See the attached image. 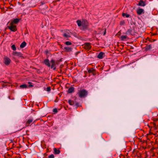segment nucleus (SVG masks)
<instances>
[{"instance_id": "1", "label": "nucleus", "mask_w": 158, "mask_h": 158, "mask_svg": "<svg viewBox=\"0 0 158 158\" xmlns=\"http://www.w3.org/2000/svg\"><path fill=\"white\" fill-rule=\"evenodd\" d=\"M44 63L48 67H51V68L55 70L56 69V62L53 59H52L49 61L48 59H45L44 60Z\"/></svg>"}, {"instance_id": "2", "label": "nucleus", "mask_w": 158, "mask_h": 158, "mask_svg": "<svg viewBox=\"0 0 158 158\" xmlns=\"http://www.w3.org/2000/svg\"><path fill=\"white\" fill-rule=\"evenodd\" d=\"M77 23L78 26L80 27L82 30H85L86 29L88 26V23L86 20H83L81 22L80 20H78L77 21Z\"/></svg>"}, {"instance_id": "3", "label": "nucleus", "mask_w": 158, "mask_h": 158, "mask_svg": "<svg viewBox=\"0 0 158 158\" xmlns=\"http://www.w3.org/2000/svg\"><path fill=\"white\" fill-rule=\"evenodd\" d=\"M79 96L81 98H84L87 95V92L84 89L80 90L77 93Z\"/></svg>"}, {"instance_id": "4", "label": "nucleus", "mask_w": 158, "mask_h": 158, "mask_svg": "<svg viewBox=\"0 0 158 158\" xmlns=\"http://www.w3.org/2000/svg\"><path fill=\"white\" fill-rule=\"evenodd\" d=\"M97 73L95 67L91 68L89 67V73H91L93 75L95 76Z\"/></svg>"}, {"instance_id": "5", "label": "nucleus", "mask_w": 158, "mask_h": 158, "mask_svg": "<svg viewBox=\"0 0 158 158\" xmlns=\"http://www.w3.org/2000/svg\"><path fill=\"white\" fill-rule=\"evenodd\" d=\"M11 62L10 59L7 57H5L4 59V62L5 64L8 65Z\"/></svg>"}, {"instance_id": "6", "label": "nucleus", "mask_w": 158, "mask_h": 158, "mask_svg": "<svg viewBox=\"0 0 158 158\" xmlns=\"http://www.w3.org/2000/svg\"><path fill=\"white\" fill-rule=\"evenodd\" d=\"M8 28L10 30L13 31H15L17 30L16 26L13 25L12 23H11L10 25L8 27Z\"/></svg>"}, {"instance_id": "7", "label": "nucleus", "mask_w": 158, "mask_h": 158, "mask_svg": "<svg viewBox=\"0 0 158 158\" xmlns=\"http://www.w3.org/2000/svg\"><path fill=\"white\" fill-rule=\"evenodd\" d=\"M137 5L139 6H144L146 5V3L143 0H140L139 3L137 4Z\"/></svg>"}, {"instance_id": "8", "label": "nucleus", "mask_w": 158, "mask_h": 158, "mask_svg": "<svg viewBox=\"0 0 158 158\" xmlns=\"http://www.w3.org/2000/svg\"><path fill=\"white\" fill-rule=\"evenodd\" d=\"M144 13L143 9L142 8L138 9L137 10V13L138 15H140L142 13L144 14Z\"/></svg>"}, {"instance_id": "9", "label": "nucleus", "mask_w": 158, "mask_h": 158, "mask_svg": "<svg viewBox=\"0 0 158 158\" xmlns=\"http://www.w3.org/2000/svg\"><path fill=\"white\" fill-rule=\"evenodd\" d=\"M33 120V119L32 118H30L27 120L26 123V125L27 126H29V124L31 123Z\"/></svg>"}, {"instance_id": "10", "label": "nucleus", "mask_w": 158, "mask_h": 158, "mask_svg": "<svg viewBox=\"0 0 158 158\" xmlns=\"http://www.w3.org/2000/svg\"><path fill=\"white\" fill-rule=\"evenodd\" d=\"M12 53L13 55L18 56H21L22 54L21 53L16 52H13Z\"/></svg>"}, {"instance_id": "11", "label": "nucleus", "mask_w": 158, "mask_h": 158, "mask_svg": "<svg viewBox=\"0 0 158 158\" xmlns=\"http://www.w3.org/2000/svg\"><path fill=\"white\" fill-rule=\"evenodd\" d=\"M153 126L156 129H158V121L154 122L153 124Z\"/></svg>"}, {"instance_id": "12", "label": "nucleus", "mask_w": 158, "mask_h": 158, "mask_svg": "<svg viewBox=\"0 0 158 158\" xmlns=\"http://www.w3.org/2000/svg\"><path fill=\"white\" fill-rule=\"evenodd\" d=\"M104 53L102 52H101L98 55L97 57L99 59H101L103 58V55Z\"/></svg>"}, {"instance_id": "13", "label": "nucleus", "mask_w": 158, "mask_h": 158, "mask_svg": "<svg viewBox=\"0 0 158 158\" xmlns=\"http://www.w3.org/2000/svg\"><path fill=\"white\" fill-rule=\"evenodd\" d=\"M74 90V88L73 87H71L69 88L68 90V93H71L73 92Z\"/></svg>"}, {"instance_id": "14", "label": "nucleus", "mask_w": 158, "mask_h": 158, "mask_svg": "<svg viewBox=\"0 0 158 158\" xmlns=\"http://www.w3.org/2000/svg\"><path fill=\"white\" fill-rule=\"evenodd\" d=\"M26 43L25 42H23L20 45V47L23 48H24L26 45Z\"/></svg>"}, {"instance_id": "15", "label": "nucleus", "mask_w": 158, "mask_h": 158, "mask_svg": "<svg viewBox=\"0 0 158 158\" xmlns=\"http://www.w3.org/2000/svg\"><path fill=\"white\" fill-rule=\"evenodd\" d=\"M65 50L67 52H70L71 51L72 48L69 47H64Z\"/></svg>"}, {"instance_id": "16", "label": "nucleus", "mask_w": 158, "mask_h": 158, "mask_svg": "<svg viewBox=\"0 0 158 158\" xmlns=\"http://www.w3.org/2000/svg\"><path fill=\"white\" fill-rule=\"evenodd\" d=\"M152 45H147L145 47V49L146 50H150L152 49Z\"/></svg>"}, {"instance_id": "17", "label": "nucleus", "mask_w": 158, "mask_h": 158, "mask_svg": "<svg viewBox=\"0 0 158 158\" xmlns=\"http://www.w3.org/2000/svg\"><path fill=\"white\" fill-rule=\"evenodd\" d=\"M54 153L56 154H59L60 152V151L58 149H57L56 148H54Z\"/></svg>"}, {"instance_id": "18", "label": "nucleus", "mask_w": 158, "mask_h": 158, "mask_svg": "<svg viewBox=\"0 0 158 158\" xmlns=\"http://www.w3.org/2000/svg\"><path fill=\"white\" fill-rule=\"evenodd\" d=\"M127 35H122L121 36V39L122 40H124L126 39L127 38Z\"/></svg>"}, {"instance_id": "19", "label": "nucleus", "mask_w": 158, "mask_h": 158, "mask_svg": "<svg viewBox=\"0 0 158 158\" xmlns=\"http://www.w3.org/2000/svg\"><path fill=\"white\" fill-rule=\"evenodd\" d=\"M132 32V30L131 29H129L126 32V34H131Z\"/></svg>"}, {"instance_id": "20", "label": "nucleus", "mask_w": 158, "mask_h": 158, "mask_svg": "<svg viewBox=\"0 0 158 158\" xmlns=\"http://www.w3.org/2000/svg\"><path fill=\"white\" fill-rule=\"evenodd\" d=\"M19 21V19H15L11 23H17Z\"/></svg>"}, {"instance_id": "21", "label": "nucleus", "mask_w": 158, "mask_h": 158, "mask_svg": "<svg viewBox=\"0 0 158 158\" xmlns=\"http://www.w3.org/2000/svg\"><path fill=\"white\" fill-rule=\"evenodd\" d=\"M20 87L22 89L26 88H27V85L26 84H23L20 85Z\"/></svg>"}, {"instance_id": "22", "label": "nucleus", "mask_w": 158, "mask_h": 158, "mask_svg": "<svg viewBox=\"0 0 158 158\" xmlns=\"http://www.w3.org/2000/svg\"><path fill=\"white\" fill-rule=\"evenodd\" d=\"M122 16L123 17L125 16L127 18H128L130 16V15L127 13H122Z\"/></svg>"}, {"instance_id": "23", "label": "nucleus", "mask_w": 158, "mask_h": 158, "mask_svg": "<svg viewBox=\"0 0 158 158\" xmlns=\"http://www.w3.org/2000/svg\"><path fill=\"white\" fill-rule=\"evenodd\" d=\"M68 102L69 104L71 105H73L74 104V102L73 101L69 100Z\"/></svg>"}, {"instance_id": "24", "label": "nucleus", "mask_w": 158, "mask_h": 158, "mask_svg": "<svg viewBox=\"0 0 158 158\" xmlns=\"http://www.w3.org/2000/svg\"><path fill=\"white\" fill-rule=\"evenodd\" d=\"M11 48L14 51H15L16 50V48L15 47V45L14 44H13L11 46Z\"/></svg>"}, {"instance_id": "25", "label": "nucleus", "mask_w": 158, "mask_h": 158, "mask_svg": "<svg viewBox=\"0 0 158 158\" xmlns=\"http://www.w3.org/2000/svg\"><path fill=\"white\" fill-rule=\"evenodd\" d=\"M65 44L67 45H69L71 44V43L69 41H66L65 42Z\"/></svg>"}, {"instance_id": "26", "label": "nucleus", "mask_w": 158, "mask_h": 158, "mask_svg": "<svg viewBox=\"0 0 158 158\" xmlns=\"http://www.w3.org/2000/svg\"><path fill=\"white\" fill-rule=\"evenodd\" d=\"M28 84H29V87H32L33 86L32 85V83L31 82H28Z\"/></svg>"}, {"instance_id": "27", "label": "nucleus", "mask_w": 158, "mask_h": 158, "mask_svg": "<svg viewBox=\"0 0 158 158\" xmlns=\"http://www.w3.org/2000/svg\"><path fill=\"white\" fill-rule=\"evenodd\" d=\"M147 39L148 40H149V41H150L151 42H154V41H155V40H153L152 39L151 40L150 39H149V38H148Z\"/></svg>"}, {"instance_id": "28", "label": "nucleus", "mask_w": 158, "mask_h": 158, "mask_svg": "<svg viewBox=\"0 0 158 158\" xmlns=\"http://www.w3.org/2000/svg\"><path fill=\"white\" fill-rule=\"evenodd\" d=\"M64 36L66 37V38H68L70 36L69 35L65 33L64 34Z\"/></svg>"}, {"instance_id": "29", "label": "nucleus", "mask_w": 158, "mask_h": 158, "mask_svg": "<svg viewBox=\"0 0 158 158\" xmlns=\"http://www.w3.org/2000/svg\"><path fill=\"white\" fill-rule=\"evenodd\" d=\"M51 90V88L50 87H48L46 89V91L49 92Z\"/></svg>"}, {"instance_id": "30", "label": "nucleus", "mask_w": 158, "mask_h": 158, "mask_svg": "<svg viewBox=\"0 0 158 158\" xmlns=\"http://www.w3.org/2000/svg\"><path fill=\"white\" fill-rule=\"evenodd\" d=\"M53 112L55 113H56L57 112V110L56 108H55L53 109Z\"/></svg>"}, {"instance_id": "31", "label": "nucleus", "mask_w": 158, "mask_h": 158, "mask_svg": "<svg viewBox=\"0 0 158 158\" xmlns=\"http://www.w3.org/2000/svg\"><path fill=\"white\" fill-rule=\"evenodd\" d=\"M54 156L53 154H52L49 156V158H54Z\"/></svg>"}, {"instance_id": "32", "label": "nucleus", "mask_w": 158, "mask_h": 158, "mask_svg": "<svg viewBox=\"0 0 158 158\" xmlns=\"http://www.w3.org/2000/svg\"><path fill=\"white\" fill-rule=\"evenodd\" d=\"M106 29H105V31L103 33V35H105L106 34Z\"/></svg>"}, {"instance_id": "33", "label": "nucleus", "mask_w": 158, "mask_h": 158, "mask_svg": "<svg viewBox=\"0 0 158 158\" xmlns=\"http://www.w3.org/2000/svg\"><path fill=\"white\" fill-rule=\"evenodd\" d=\"M89 45V43H87V47H86V48H88Z\"/></svg>"}, {"instance_id": "34", "label": "nucleus", "mask_w": 158, "mask_h": 158, "mask_svg": "<svg viewBox=\"0 0 158 158\" xmlns=\"http://www.w3.org/2000/svg\"><path fill=\"white\" fill-rule=\"evenodd\" d=\"M87 71H88V72H89V69H87Z\"/></svg>"}, {"instance_id": "35", "label": "nucleus", "mask_w": 158, "mask_h": 158, "mask_svg": "<svg viewBox=\"0 0 158 158\" xmlns=\"http://www.w3.org/2000/svg\"><path fill=\"white\" fill-rule=\"evenodd\" d=\"M120 24H122V23H121V22L120 23Z\"/></svg>"}]
</instances>
